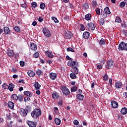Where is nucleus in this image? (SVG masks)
I'll list each match as a JSON object with an SVG mask.
<instances>
[{"label": "nucleus", "instance_id": "54", "mask_svg": "<svg viewBox=\"0 0 127 127\" xmlns=\"http://www.w3.org/2000/svg\"><path fill=\"white\" fill-rule=\"evenodd\" d=\"M12 124H13V122L10 121V123L7 124L8 127H12Z\"/></svg>", "mask_w": 127, "mask_h": 127}, {"label": "nucleus", "instance_id": "53", "mask_svg": "<svg viewBox=\"0 0 127 127\" xmlns=\"http://www.w3.org/2000/svg\"><path fill=\"white\" fill-rule=\"evenodd\" d=\"M33 56L35 58H38L39 57V54L38 53H35Z\"/></svg>", "mask_w": 127, "mask_h": 127}, {"label": "nucleus", "instance_id": "19", "mask_svg": "<svg viewBox=\"0 0 127 127\" xmlns=\"http://www.w3.org/2000/svg\"><path fill=\"white\" fill-rule=\"evenodd\" d=\"M83 37L85 39H88L90 37V33L89 32H84L83 34Z\"/></svg>", "mask_w": 127, "mask_h": 127}, {"label": "nucleus", "instance_id": "14", "mask_svg": "<svg viewBox=\"0 0 127 127\" xmlns=\"http://www.w3.org/2000/svg\"><path fill=\"white\" fill-rule=\"evenodd\" d=\"M67 65L71 67H74V66L76 65V61L72 60L68 61L67 63Z\"/></svg>", "mask_w": 127, "mask_h": 127}, {"label": "nucleus", "instance_id": "52", "mask_svg": "<svg viewBox=\"0 0 127 127\" xmlns=\"http://www.w3.org/2000/svg\"><path fill=\"white\" fill-rule=\"evenodd\" d=\"M20 5L21 7H23V8H26V7H27V5H26V4H25V3L21 4Z\"/></svg>", "mask_w": 127, "mask_h": 127}, {"label": "nucleus", "instance_id": "57", "mask_svg": "<svg viewBox=\"0 0 127 127\" xmlns=\"http://www.w3.org/2000/svg\"><path fill=\"white\" fill-rule=\"evenodd\" d=\"M38 21L39 22H42V21H43V18L41 16L39 17L38 18Z\"/></svg>", "mask_w": 127, "mask_h": 127}, {"label": "nucleus", "instance_id": "43", "mask_svg": "<svg viewBox=\"0 0 127 127\" xmlns=\"http://www.w3.org/2000/svg\"><path fill=\"white\" fill-rule=\"evenodd\" d=\"M103 79L104 81H108V80H109V76H108V74L104 75Z\"/></svg>", "mask_w": 127, "mask_h": 127}, {"label": "nucleus", "instance_id": "11", "mask_svg": "<svg viewBox=\"0 0 127 127\" xmlns=\"http://www.w3.org/2000/svg\"><path fill=\"white\" fill-rule=\"evenodd\" d=\"M113 66H114V62L113 61H108L107 62L106 68H107V69H111Z\"/></svg>", "mask_w": 127, "mask_h": 127}, {"label": "nucleus", "instance_id": "30", "mask_svg": "<svg viewBox=\"0 0 127 127\" xmlns=\"http://www.w3.org/2000/svg\"><path fill=\"white\" fill-rule=\"evenodd\" d=\"M91 18H92V14H91V13H88L85 15L86 20H90Z\"/></svg>", "mask_w": 127, "mask_h": 127}, {"label": "nucleus", "instance_id": "29", "mask_svg": "<svg viewBox=\"0 0 127 127\" xmlns=\"http://www.w3.org/2000/svg\"><path fill=\"white\" fill-rule=\"evenodd\" d=\"M35 88L36 90H39L41 85L38 83V82H35L34 84Z\"/></svg>", "mask_w": 127, "mask_h": 127}, {"label": "nucleus", "instance_id": "21", "mask_svg": "<svg viewBox=\"0 0 127 127\" xmlns=\"http://www.w3.org/2000/svg\"><path fill=\"white\" fill-rule=\"evenodd\" d=\"M30 48L32 50H37V46L35 43H32L30 44Z\"/></svg>", "mask_w": 127, "mask_h": 127}, {"label": "nucleus", "instance_id": "49", "mask_svg": "<svg viewBox=\"0 0 127 127\" xmlns=\"http://www.w3.org/2000/svg\"><path fill=\"white\" fill-rule=\"evenodd\" d=\"M126 5V2L122 1L120 3V7H124Z\"/></svg>", "mask_w": 127, "mask_h": 127}, {"label": "nucleus", "instance_id": "5", "mask_svg": "<svg viewBox=\"0 0 127 127\" xmlns=\"http://www.w3.org/2000/svg\"><path fill=\"white\" fill-rule=\"evenodd\" d=\"M60 89L63 94V95H64L65 96H68L70 95V91H69V89L67 87L62 86H61Z\"/></svg>", "mask_w": 127, "mask_h": 127}, {"label": "nucleus", "instance_id": "36", "mask_svg": "<svg viewBox=\"0 0 127 127\" xmlns=\"http://www.w3.org/2000/svg\"><path fill=\"white\" fill-rule=\"evenodd\" d=\"M2 88L4 90H7L8 89V85L6 83H3L2 85Z\"/></svg>", "mask_w": 127, "mask_h": 127}, {"label": "nucleus", "instance_id": "15", "mask_svg": "<svg viewBox=\"0 0 127 127\" xmlns=\"http://www.w3.org/2000/svg\"><path fill=\"white\" fill-rule=\"evenodd\" d=\"M115 86L117 89H121L123 87V84L120 81L115 83Z\"/></svg>", "mask_w": 127, "mask_h": 127}, {"label": "nucleus", "instance_id": "46", "mask_svg": "<svg viewBox=\"0 0 127 127\" xmlns=\"http://www.w3.org/2000/svg\"><path fill=\"white\" fill-rule=\"evenodd\" d=\"M31 5L33 7H37V3H36V2H32L31 3Z\"/></svg>", "mask_w": 127, "mask_h": 127}, {"label": "nucleus", "instance_id": "61", "mask_svg": "<svg viewBox=\"0 0 127 127\" xmlns=\"http://www.w3.org/2000/svg\"><path fill=\"white\" fill-rule=\"evenodd\" d=\"M97 69H102V68L103 67L102 66V65L98 64L97 66Z\"/></svg>", "mask_w": 127, "mask_h": 127}, {"label": "nucleus", "instance_id": "31", "mask_svg": "<svg viewBox=\"0 0 127 127\" xmlns=\"http://www.w3.org/2000/svg\"><path fill=\"white\" fill-rule=\"evenodd\" d=\"M11 99H12V100H14V101H16L19 97L18 96H17V95L14 94L11 95Z\"/></svg>", "mask_w": 127, "mask_h": 127}, {"label": "nucleus", "instance_id": "24", "mask_svg": "<svg viewBox=\"0 0 127 127\" xmlns=\"http://www.w3.org/2000/svg\"><path fill=\"white\" fill-rule=\"evenodd\" d=\"M121 113L122 115H127V108L126 107L122 108L121 110Z\"/></svg>", "mask_w": 127, "mask_h": 127}, {"label": "nucleus", "instance_id": "59", "mask_svg": "<svg viewBox=\"0 0 127 127\" xmlns=\"http://www.w3.org/2000/svg\"><path fill=\"white\" fill-rule=\"evenodd\" d=\"M47 63H48V64H49L50 65H51V64H52V61L50 60H47Z\"/></svg>", "mask_w": 127, "mask_h": 127}, {"label": "nucleus", "instance_id": "2", "mask_svg": "<svg viewBox=\"0 0 127 127\" xmlns=\"http://www.w3.org/2000/svg\"><path fill=\"white\" fill-rule=\"evenodd\" d=\"M107 14H111V11H110L109 7H105L104 11L102 9H101V15L102 16L103 18H106Z\"/></svg>", "mask_w": 127, "mask_h": 127}, {"label": "nucleus", "instance_id": "40", "mask_svg": "<svg viewBox=\"0 0 127 127\" xmlns=\"http://www.w3.org/2000/svg\"><path fill=\"white\" fill-rule=\"evenodd\" d=\"M100 25H104L105 24V20L103 18H101L99 20Z\"/></svg>", "mask_w": 127, "mask_h": 127}, {"label": "nucleus", "instance_id": "1", "mask_svg": "<svg viewBox=\"0 0 127 127\" xmlns=\"http://www.w3.org/2000/svg\"><path fill=\"white\" fill-rule=\"evenodd\" d=\"M41 114H42V112H41L40 109L35 108L34 110L31 113V116L33 119L36 120L37 118H39V117L41 116Z\"/></svg>", "mask_w": 127, "mask_h": 127}, {"label": "nucleus", "instance_id": "45", "mask_svg": "<svg viewBox=\"0 0 127 127\" xmlns=\"http://www.w3.org/2000/svg\"><path fill=\"white\" fill-rule=\"evenodd\" d=\"M77 88L76 86H73L71 88V92H76Z\"/></svg>", "mask_w": 127, "mask_h": 127}, {"label": "nucleus", "instance_id": "42", "mask_svg": "<svg viewBox=\"0 0 127 127\" xmlns=\"http://www.w3.org/2000/svg\"><path fill=\"white\" fill-rule=\"evenodd\" d=\"M116 22H118L119 23L122 22V19L120 17H117L115 20Z\"/></svg>", "mask_w": 127, "mask_h": 127}, {"label": "nucleus", "instance_id": "55", "mask_svg": "<svg viewBox=\"0 0 127 127\" xmlns=\"http://www.w3.org/2000/svg\"><path fill=\"white\" fill-rule=\"evenodd\" d=\"M20 65L21 67H24L25 63L23 61H20Z\"/></svg>", "mask_w": 127, "mask_h": 127}, {"label": "nucleus", "instance_id": "39", "mask_svg": "<svg viewBox=\"0 0 127 127\" xmlns=\"http://www.w3.org/2000/svg\"><path fill=\"white\" fill-rule=\"evenodd\" d=\"M46 5H45V4L44 3H41L40 4V7L41 8V9H44V8H45Z\"/></svg>", "mask_w": 127, "mask_h": 127}, {"label": "nucleus", "instance_id": "27", "mask_svg": "<svg viewBox=\"0 0 127 127\" xmlns=\"http://www.w3.org/2000/svg\"><path fill=\"white\" fill-rule=\"evenodd\" d=\"M55 123L57 126H60V125L61 124V120L59 118H55Z\"/></svg>", "mask_w": 127, "mask_h": 127}, {"label": "nucleus", "instance_id": "60", "mask_svg": "<svg viewBox=\"0 0 127 127\" xmlns=\"http://www.w3.org/2000/svg\"><path fill=\"white\" fill-rule=\"evenodd\" d=\"M123 97H124V98H126V99H127V92H124Z\"/></svg>", "mask_w": 127, "mask_h": 127}, {"label": "nucleus", "instance_id": "64", "mask_svg": "<svg viewBox=\"0 0 127 127\" xmlns=\"http://www.w3.org/2000/svg\"><path fill=\"white\" fill-rule=\"evenodd\" d=\"M62 100H60L59 102L58 103L59 106H62Z\"/></svg>", "mask_w": 127, "mask_h": 127}, {"label": "nucleus", "instance_id": "41", "mask_svg": "<svg viewBox=\"0 0 127 127\" xmlns=\"http://www.w3.org/2000/svg\"><path fill=\"white\" fill-rule=\"evenodd\" d=\"M66 50L67 52H75V50L72 49L71 47L67 48Z\"/></svg>", "mask_w": 127, "mask_h": 127}, {"label": "nucleus", "instance_id": "9", "mask_svg": "<svg viewBox=\"0 0 127 127\" xmlns=\"http://www.w3.org/2000/svg\"><path fill=\"white\" fill-rule=\"evenodd\" d=\"M50 78L52 81H54L57 78V73L54 72H51L49 74Z\"/></svg>", "mask_w": 127, "mask_h": 127}, {"label": "nucleus", "instance_id": "6", "mask_svg": "<svg viewBox=\"0 0 127 127\" xmlns=\"http://www.w3.org/2000/svg\"><path fill=\"white\" fill-rule=\"evenodd\" d=\"M43 33L46 37H50V36H51V34L50 33L49 29L46 27L43 28Z\"/></svg>", "mask_w": 127, "mask_h": 127}, {"label": "nucleus", "instance_id": "32", "mask_svg": "<svg viewBox=\"0 0 127 127\" xmlns=\"http://www.w3.org/2000/svg\"><path fill=\"white\" fill-rule=\"evenodd\" d=\"M99 44L100 45H105L106 44V40L104 38H101L99 41Z\"/></svg>", "mask_w": 127, "mask_h": 127}, {"label": "nucleus", "instance_id": "26", "mask_svg": "<svg viewBox=\"0 0 127 127\" xmlns=\"http://www.w3.org/2000/svg\"><path fill=\"white\" fill-rule=\"evenodd\" d=\"M71 70H72V72H73V73H74L76 75L79 74V69H78V68H77L76 67H73L71 69Z\"/></svg>", "mask_w": 127, "mask_h": 127}, {"label": "nucleus", "instance_id": "4", "mask_svg": "<svg viewBox=\"0 0 127 127\" xmlns=\"http://www.w3.org/2000/svg\"><path fill=\"white\" fill-rule=\"evenodd\" d=\"M118 50L119 51H127V43L121 42L118 46Z\"/></svg>", "mask_w": 127, "mask_h": 127}, {"label": "nucleus", "instance_id": "38", "mask_svg": "<svg viewBox=\"0 0 127 127\" xmlns=\"http://www.w3.org/2000/svg\"><path fill=\"white\" fill-rule=\"evenodd\" d=\"M95 11L98 15H100L101 14V9H100V8H96L95 9Z\"/></svg>", "mask_w": 127, "mask_h": 127}, {"label": "nucleus", "instance_id": "3", "mask_svg": "<svg viewBox=\"0 0 127 127\" xmlns=\"http://www.w3.org/2000/svg\"><path fill=\"white\" fill-rule=\"evenodd\" d=\"M28 107H27V108L26 109H24L23 108L20 109L19 113L20 115H21L22 117H23L24 118L26 117L27 116V114L31 112V110L28 109Z\"/></svg>", "mask_w": 127, "mask_h": 127}, {"label": "nucleus", "instance_id": "56", "mask_svg": "<svg viewBox=\"0 0 127 127\" xmlns=\"http://www.w3.org/2000/svg\"><path fill=\"white\" fill-rule=\"evenodd\" d=\"M73 124H74V125H75V126H78V125H79V122L77 121V120H75L73 121Z\"/></svg>", "mask_w": 127, "mask_h": 127}, {"label": "nucleus", "instance_id": "7", "mask_svg": "<svg viewBox=\"0 0 127 127\" xmlns=\"http://www.w3.org/2000/svg\"><path fill=\"white\" fill-rule=\"evenodd\" d=\"M27 124L29 127H36V126H37V122H33V121H30L28 120L27 122Z\"/></svg>", "mask_w": 127, "mask_h": 127}, {"label": "nucleus", "instance_id": "51", "mask_svg": "<svg viewBox=\"0 0 127 127\" xmlns=\"http://www.w3.org/2000/svg\"><path fill=\"white\" fill-rule=\"evenodd\" d=\"M30 98L27 96L25 97L24 99V102H28V101H30Z\"/></svg>", "mask_w": 127, "mask_h": 127}, {"label": "nucleus", "instance_id": "48", "mask_svg": "<svg viewBox=\"0 0 127 127\" xmlns=\"http://www.w3.org/2000/svg\"><path fill=\"white\" fill-rule=\"evenodd\" d=\"M80 26H81V28H80L81 31H84V30L86 29V27H85V26H84L83 24H81Z\"/></svg>", "mask_w": 127, "mask_h": 127}, {"label": "nucleus", "instance_id": "13", "mask_svg": "<svg viewBox=\"0 0 127 127\" xmlns=\"http://www.w3.org/2000/svg\"><path fill=\"white\" fill-rule=\"evenodd\" d=\"M76 98L79 101H83V100H84V95H83L81 93H79L76 95Z\"/></svg>", "mask_w": 127, "mask_h": 127}, {"label": "nucleus", "instance_id": "18", "mask_svg": "<svg viewBox=\"0 0 127 127\" xmlns=\"http://www.w3.org/2000/svg\"><path fill=\"white\" fill-rule=\"evenodd\" d=\"M53 99H57L59 98V94L58 93L54 92L52 94Z\"/></svg>", "mask_w": 127, "mask_h": 127}, {"label": "nucleus", "instance_id": "22", "mask_svg": "<svg viewBox=\"0 0 127 127\" xmlns=\"http://www.w3.org/2000/svg\"><path fill=\"white\" fill-rule=\"evenodd\" d=\"M13 88H14V84L12 83H10L9 84V86H8V89L10 92H12V91H13Z\"/></svg>", "mask_w": 127, "mask_h": 127}, {"label": "nucleus", "instance_id": "20", "mask_svg": "<svg viewBox=\"0 0 127 127\" xmlns=\"http://www.w3.org/2000/svg\"><path fill=\"white\" fill-rule=\"evenodd\" d=\"M46 54L48 56V57H49V58H53V57H54V55L52 54V53L49 52V51L46 52Z\"/></svg>", "mask_w": 127, "mask_h": 127}, {"label": "nucleus", "instance_id": "35", "mask_svg": "<svg viewBox=\"0 0 127 127\" xmlns=\"http://www.w3.org/2000/svg\"><path fill=\"white\" fill-rule=\"evenodd\" d=\"M82 7L83 9H88V8H89V4H88V3H85L82 4Z\"/></svg>", "mask_w": 127, "mask_h": 127}, {"label": "nucleus", "instance_id": "12", "mask_svg": "<svg viewBox=\"0 0 127 127\" xmlns=\"http://www.w3.org/2000/svg\"><path fill=\"white\" fill-rule=\"evenodd\" d=\"M111 106L113 109H118L119 108V103L117 101H114L111 102Z\"/></svg>", "mask_w": 127, "mask_h": 127}, {"label": "nucleus", "instance_id": "8", "mask_svg": "<svg viewBox=\"0 0 127 127\" xmlns=\"http://www.w3.org/2000/svg\"><path fill=\"white\" fill-rule=\"evenodd\" d=\"M72 35L71 32L67 31L65 33L64 37L65 39H71V37H72Z\"/></svg>", "mask_w": 127, "mask_h": 127}, {"label": "nucleus", "instance_id": "17", "mask_svg": "<svg viewBox=\"0 0 127 127\" xmlns=\"http://www.w3.org/2000/svg\"><path fill=\"white\" fill-rule=\"evenodd\" d=\"M27 74L29 77H34L35 76V72L33 70H28Z\"/></svg>", "mask_w": 127, "mask_h": 127}, {"label": "nucleus", "instance_id": "16", "mask_svg": "<svg viewBox=\"0 0 127 127\" xmlns=\"http://www.w3.org/2000/svg\"><path fill=\"white\" fill-rule=\"evenodd\" d=\"M8 107L11 110H13L14 108V103L11 101H9L8 102Z\"/></svg>", "mask_w": 127, "mask_h": 127}, {"label": "nucleus", "instance_id": "63", "mask_svg": "<svg viewBox=\"0 0 127 127\" xmlns=\"http://www.w3.org/2000/svg\"><path fill=\"white\" fill-rule=\"evenodd\" d=\"M66 58L67 60H69V61H71V60H72V59H71V58H70V57H69V56H66Z\"/></svg>", "mask_w": 127, "mask_h": 127}, {"label": "nucleus", "instance_id": "37", "mask_svg": "<svg viewBox=\"0 0 127 127\" xmlns=\"http://www.w3.org/2000/svg\"><path fill=\"white\" fill-rule=\"evenodd\" d=\"M74 73H71L70 74V77L71 79H76L77 78V76Z\"/></svg>", "mask_w": 127, "mask_h": 127}, {"label": "nucleus", "instance_id": "34", "mask_svg": "<svg viewBox=\"0 0 127 127\" xmlns=\"http://www.w3.org/2000/svg\"><path fill=\"white\" fill-rule=\"evenodd\" d=\"M13 29L15 32H20V28L19 26H16L13 28Z\"/></svg>", "mask_w": 127, "mask_h": 127}, {"label": "nucleus", "instance_id": "25", "mask_svg": "<svg viewBox=\"0 0 127 127\" xmlns=\"http://www.w3.org/2000/svg\"><path fill=\"white\" fill-rule=\"evenodd\" d=\"M4 32L5 34H8L10 32V30H9V28L7 27H4L3 28Z\"/></svg>", "mask_w": 127, "mask_h": 127}, {"label": "nucleus", "instance_id": "10", "mask_svg": "<svg viewBox=\"0 0 127 127\" xmlns=\"http://www.w3.org/2000/svg\"><path fill=\"white\" fill-rule=\"evenodd\" d=\"M88 28L89 29H90V30H95V29L96 28V25L95 24L90 22L88 24Z\"/></svg>", "mask_w": 127, "mask_h": 127}, {"label": "nucleus", "instance_id": "23", "mask_svg": "<svg viewBox=\"0 0 127 127\" xmlns=\"http://www.w3.org/2000/svg\"><path fill=\"white\" fill-rule=\"evenodd\" d=\"M7 55L9 57H13V56H14V53H13V51L12 50H9V51H8Z\"/></svg>", "mask_w": 127, "mask_h": 127}, {"label": "nucleus", "instance_id": "50", "mask_svg": "<svg viewBox=\"0 0 127 127\" xmlns=\"http://www.w3.org/2000/svg\"><path fill=\"white\" fill-rule=\"evenodd\" d=\"M92 4H93V7H94V6L95 7V6H98V3L96 1H92Z\"/></svg>", "mask_w": 127, "mask_h": 127}, {"label": "nucleus", "instance_id": "58", "mask_svg": "<svg viewBox=\"0 0 127 127\" xmlns=\"http://www.w3.org/2000/svg\"><path fill=\"white\" fill-rule=\"evenodd\" d=\"M17 70L16 69V68H14V67H12V73H16Z\"/></svg>", "mask_w": 127, "mask_h": 127}, {"label": "nucleus", "instance_id": "62", "mask_svg": "<svg viewBox=\"0 0 127 127\" xmlns=\"http://www.w3.org/2000/svg\"><path fill=\"white\" fill-rule=\"evenodd\" d=\"M18 57H19V55L18 54V53H16L15 54V58L16 59H18Z\"/></svg>", "mask_w": 127, "mask_h": 127}, {"label": "nucleus", "instance_id": "47", "mask_svg": "<svg viewBox=\"0 0 127 127\" xmlns=\"http://www.w3.org/2000/svg\"><path fill=\"white\" fill-rule=\"evenodd\" d=\"M121 26L124 28H127V24H126V22H122L121 23Z\"/></svg>", "mask_w": 127, "mask_h": 127}, {"label": "nucleus", "instance_id": "44", "mask_svg": "<svg viewBox=\"0 0 127 127\" xmlns=\"http://www.w3.org/2000/svg\"><path fill=\"white\" fill-rule=\"evenodd\" d=\"M52 19L53 20H54V22L55 23H58L59 22V21H58V19H57V18L55 17H52Z\"/></svg>", "mask_w": 127, "mask_h": 127}, {"label": "nucleus", "instance_id": "28", "mask_svg": "<svg viewBox=\"0 0 127 127\" xmlns=\"http://www.w3.org/2000/svg\"><path fill=\"white\" fill-rule=\"evenodd\" d=\"M24 95L27 96V97H32V93L28 91H24Z\"/></svg>", "mask_w": 127, "mask_h": 127}, {"label": "nucleus", "instance_id": "33", "mask_svg": "<svg viewBox=\"0 0 127 127\" xmlns=\"http://www.w3.org/2000/svg\"><path fill=\"white\" fill-rule=\"evenodd\" d=\"M36 73L38 76H40L41 75H43V71L40 69H38L36 71Z\"/></svg>", "mask_w": 127, "mask_h": 127}]
</instances>
